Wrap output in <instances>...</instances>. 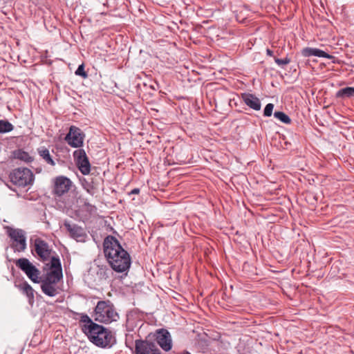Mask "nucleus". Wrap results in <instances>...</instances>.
<instances>
[{"label": "nucleus", "mask_w": 354, "mask_h": 354, "mask_svg": "<svg viewBox=\"0 0 354 354\" xmlns=\"http://www.w3.org/2000/svg\"><path fill=\"white\" fill-rule=\"evenodd\" d=\"M103 247L105 257L114 271L124 272L129 270L131 263L130 255L116 238L107 236L104 240Z\"/></svg>", "instance_id": "f257e3e1"}, {"label": "nucleus", "mask_w": 354, "mask_h": 354, "mask_svg": "<svg viewBox=\"0 0 354 354\" xmlns=\"http://www.w3.org/2000/svg\"><path fill=\"white\" fill-rule=\"evenodd\" d=\"M74 314L79 316V323L82 331L92 343L101 348L111 346L114 337L109 329L93 322L85 313H75Z\"/></svg>", "instance_id": "f03ea898"}, {"label": "nucleus", "mask_w": 354, "mask_h": 354, "mask_svg": "<svg viewBox=\"0 0 354 354\" xmlns=\"http://www.w3.org/2000/svg\"><path fill=\"white\" fill-rule=\"evenodd\" d=\"M51 270L44 278L41 276V289L43 293L49 297H55L59 292L57 286L62 279V269L60 260L58 257H53L50 260Z\"/></svg>", "instance_id": "7ed1b4c3"}, {"label": "nucleus", "mask_w": 354, "mask_h": 354, "mask_svg": "<svg viewBox=\"0 0 354 354\" xmlns=\"http://www.w3.org/2000/svg\"><path fill=\"white\" fill-rule=\"evenodd\" d=\"M120 318L115 306L109 300L100 301L94 309V319L104 324L117 322Z\"/></svg>", "instance_id": "20e7f679"}, {"label": "nucleus", "mask_w": 354, "mask_h": 354, "mask_svg": "<svg viewBox=\"0 0 354 354\" xmlns=\"http://www.w3.org/2000/svg\"><path fill=\"white\" fill-rule=\"evenodd\" d=\"M9 178L12 183L22 187L32 185L34 181V175L28 168H17L12 170Z\"/></svg>", "instance_id": "39448f33"}, {"label": "nucleus", "mask_w": 354, "mask_h": 354, "mask_svg": "<svg viewBox=\"0 0 354 354\" xmlns=\"http://www.w3.org/2000/svg\"><path fill=\"white\" fill-rule=\"evenodd\" d=\"M17 268L24 272L33 283H39L41 281V272L28 259L20 258L15 261Z\"/></svg>", "instance_id": "423d86ee"}, {"label": "nucleus", "mask_w": 354, "mask_h": 354, "mask_svg": "<svg viewBox=\"0 0 354 354\" xmlns=\"http://www.w3.org/2000/svg\"><path fill=\"white\" fill-rule=\"evenodd\" d=\"M6 230L8 235L13 240L11 247L14 250L19 252H24L26 248V239L24 231L10 227H6Z\"/></svg>", "instance_id": "0eeeda50"}, {"label": "nucleus", "mask_w": 354, "mask_h": 354, "mask_svg": "<svg viewBox=\"0 0 354 354\" xmlns=\"http://www.w3.org/2000/svg\"><path fill=\"white\" fill-rule=\"evenodd\" d=\"M73 185V182L64 176H59L53 180V194L58 197L68 193Z\"/></svg>", "instance_id": "6e6552de"}, {"label": "nucleus", "mask_w": 354, "mask_h": 354, "mask_svg": "<svg viewBox=\"0 0 354 354\" xmlns=\"http://www.w3.org/2000/svg\"><path fill=\"white\" fill-rule=\"evenodd\" d=\"M84 138V135L80 128L71 126L65 137V140L71 147L77 148L82 146Z\"/></svg>", "instance_id": "1a4fd4ad"}, {"label": "nucleus", "mask_w": 354, "mask_h": 354, "mask_svg": "<svg viewBox=\"0 0 354 354\" xmlns=\"http://www.w3.org/2000/svg\"><path fill=\"white\" fill-rule=\"evenodd\" d=\"M136 354H160L157 345L147 340L138 339L135 342Z\"/></svg>", "instance_id": "9d476101"}, {"label": "nucleus", "mask_w": 354, "mask_h": 354, "mask_svg": "<svg viewBox=\"0 0 354 354\" xmlns=\"http://www.w3.org/2000/svg\"><path fill=\"white\" fill-rule=\"evenodd\" d=\"M73 156L79 170L83 175H87L91 171V165L84 149L74 151Z\"/></svg>", "instance_id": "9b49d317"}, {"label": "nucleus", "mask_w": 354, "mask_h": 354, "mask_svg": "<svg viewBox=\"0 0 354 354\" xmlns=\"http://www.w3.org/2000/svg\"><path fill=\"white\" fill-rule=\"evenodd\" d=\"M156 340L158 345L165 351H169L172 348L171 337L169 332L165 328H160L156 331Z\"/></svg>", "instance_id": "f8f14e48"}, {"label": "nucleus", "mask_w": 354, "mask_h": 354, "mask_svg": "<svg viewBox=\"0 0 354 354\" xmlns=\"http://www.w3.org/2000/svg\"><path fill=\"white\" fill-rule=\"evenodd\" d=\"M34 250L43 261L48 260L51 254V249L48 244L40 238H37L34 241Z\"/></svg>", "instance_id": "ddd939ff"}, {"label": "nucleus", "mask_w": 354, "mask_h": 354, "mask_svg": "<svg viewBox=\"0 0 354 354\" xmlns=\"http://www.w3.org/2000/svg\"><path fill=\"white\" fill-rule=\"evenodd\" d=\"M64 225L71 238L79 242L85 241L87 235L82 227L66 221L64 222Z\"/></svg>", "instance_id": "4468645a"}, {"label": "nucleus", "mask_w": 354, "mask_h": 354, "mask_svg": "<svg viewBox=\"0 0 354 354\" xmlns=\"http://www.w3.org/2000/svg\"><path fill=\"white\" fill-rule=\"evenodd\" d=\"M241 99L243 102L250 109L254 111L261 110V101L254 95L249 93H244L241 94Z\"/></svg>", "instance_id": "2eb2a0df"}, {"label": "nucleus", "mask_w": 354, "mask_h": 354, "mask_svg": "<svg viewBox=\"0 0 354 354\" xmlns=\"http://www.w3.org/2000/svg\"><path fill=\"white\" fill-rule=\"evenodd\" d=\"M302 55L305 57L315 56L327 59H333L334 57L322 50L309 47L303 49Z\"/></svg>", "instance_id": "dca6fc26"}, {"label": "nucleus", "mask_w": 354, "mask_h": 354, "mask_svg": "<svg viewBox=\"0 0 354 354\" xmlns=\"http://www.w3.org/2000/svg\"><path fill=\"white\" fill-rule=\"evenodd\" d=\"M17 286L24 294L26 295L28 299L29 304H32L35 299V290L32 286L26 281Z\"/></svg>", "instance_id": "f3484780"}, {"label": "nucleus", "mask_w": 354, "mask_h": 354, "mask_svg": "<svg viewBox=\"0 0 354 354\" xmlns=\"http://www.w3.org/2000/svg\"><path fill=\"white\" fill-rule=\"evenodd\" d=\"M37 152L42 160L48 165L52 167L55 166L56 162L53 158L50 151L45 147H41L37 149Z\"/></svg>", "instance_id": "a211bd4d"}, {"label": "nucleus", "mask_w": 354, "mask_h": 354, "mask_svg": "<svg viewBox=\"0 0 354 354\" xmlns=\"http://www.w3.org/2000/svg\"><path fill=\"white\" fill-rule=\"evenodd\" d=\"M15 158L25 162H31L33 161V158L26 151L22 149H18L14 153Z\"/></svg>", "instance_id": "6ab92c4d"}, {"label": "nucleus", "mask_w": 354, "mask_h": 354, "mask_svg": "<svg viewBox=\"0 0 354 354\" xmlns=\"http://www.w3.org/2000/svg\"><path fill=\"white\" fill-rule=\"evenodd\" d=\"M337 97H351L354 96V87H346L339 90L336 93Z\"/></svg>", "instance_id": "aec40b11"}, {"label": "nucleus", "mask_w": 354, "mask_h": 354, "mask_svg": "<svg viewBox=\"0 0 354 354\" xmlns=\"http://www.w3.org/2000/svg\"><path fill=\"white\" fill-rule=\"evenodd\" d=\"M14 126L8 120H0V133H5L12 131Z\"/></svg>", "instance_id": "412c9836"}, {"label": "nucleus", "mask_w": 354, "mask_h": 354, "mask_svg": "<svg viewBox=\"0 0 354 354\" xmlns=\"http://www.w3.org/2000/svg\"><path fill=\"white\" fill-rule=\"evenodd\" d=\"M274 117L285 124H290L291 122L290 117L282 111H275Z\"/></svg>", "instance_id": "4be33fe9"}, {"label": "nucleus", "mask_w": 354, "mask_h": 354, "mask_svg": "<svg viewBox=\"0 0 354 354\" xmlns=\"http://www.w3.org/2000/svg\"><path fill=\"white\" fill-rule=\"evenodd\" d=\"M75 75L78 76H81L83 78H86L88 77V74L84 71V64H82L80 65L77 68V69L75 71Z\"/></svg>", "instance_id": "5701e85b"}, {"label": "nucleus", "mask_w": 354, "mask_h": 354, "mask_svg": "<svg viewBox=\"0 0 354 354\" xmlns=\"http://www.w3.org/2000/svg\"><path fill=\"white\" fill-rule=\"evenodd\" d=\"M273 109H274L273 104H272V103L268 104L264 109V111H263L264 116H266V117L271 116L272 113Z\"/></svg>", "instance_id": "b1692460"}, {"label": "nucleus", "mask_w": 354, "mask_h": 354, "mask_svg": "<svg viewBox=\"0 0 354 354\" xmlns=\"http://www.w3.org/2000/svg\"><path fill=\"white\" fill-rule=\"evenodd\" d=\"M274 62L279 66H282V65H286V64H289L290 62V59L288 57H286L285 59H279V58L274 57Z\"/></svg>", "instance_id": "393cba45"}, {"label": "nucleus", "mask_w": 354, "mask_h": 354, "mask_svg": "<svg viewBox=\"0 0 354 354\" xmlns=\"http://www.w3.org/2000/svg\"><path fill=\"white\" fill-rule=\"evenodd\" d=\"M140 193V189L138 188H135L133 189H132L131 191V192L129 193V194H138Z\"/></svg>", "instance_id": "a878e982"}, {"label": "nucleus", "mask_w": 354, "mask_h": 354, "mask_svg": "<svg viewBox=\"0 0 354 354\" xmlns=\"http://www.w3.org/2000/svg\"><path fill=\"white\" fill-rule=\"evenodd\" d=\"M266 53H267V55H269V56H273V51L271 50L270 49H267L266 50Z\"/></svg>", "instance_id": "bb28decb"}, {"label": "nucleus", "mask_w": 354, "mask_h": 354, "mask_svg": "<svg viewBox=\"0 0 354 354\" xmlns=\"http://www.w3.org/2000/svg\"><path fill=\"white\" fill-rule=\"evenodd\" d=\"M86 205H88L90 208H91V210L93 209L94 208L93 206H92L91 205L88 204V203H85Z\"/></svg>", "instance_id": "cd10ccee"}, {"label": "nucleus", "mask_w": 354, "mask_h": 354, "mask_svg": "<svg viewBox=\"0 0 354 354\" xmlns=\"http://www.w3.org/2000/svg\"><path fill=\"white\" fill-rule=\"evenodd\" d=\"M180 354H190V353L187 351H184L183 353H182Z\"/></svg>", "instance_id": "c85d7f7f"}, {"label": "nucleus", "mask_w": 354, "mask_h": 354, "mask_svg": "<svg viewBox=\"0 0 354 354\" xmlns=\"http://www.w3.org/2000/svg\"><path fill=\"white\" fill-rule=\"evenodd\" d=\"M41 169H39V170H38V169H37V173L41 172Z\"/></svg>", "instance_id": "c756f323"}]
</instances>
